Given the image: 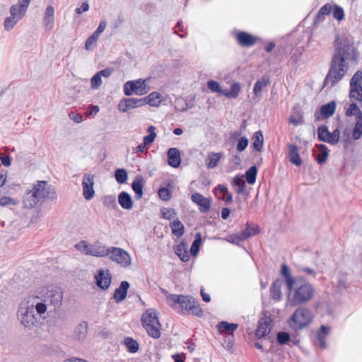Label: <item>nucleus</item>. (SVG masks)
I'll return each mask as SVG.
<instances>
[{"label": "nucleus", "mask_w": 362, "mask_h": 362, "mask_svg": "<svg viewBox=\"0 0 362 362\" xmlns=\"http://www.w3.org/2000/svg\"><path fill=\"white\" fill-rule=\"evenodd\" d=\"M358 52L351 38L337 35L334 42V53L328 72L323 81V87L332 88L346 76L350 62H357Z\"/></svg>", "instance_id": "1"}, {"label": "nucleus", "mask_w": 362, "mask_h": 362, "mask_svg": "<svg viewBox=\"0 0 362 362\" xmlns=\"http://www.w3.org/2000/svg\"><path fill=\"white\" fill-rule=\"evenodd\" d=\"M168 305L179 313L192 315L202 317L203 310L199 302L191 296L169 294L166 297Z\"/></svg>", "instance_id": "2"}, {"label": "nucleus", "mask_w": 362, "mask_h": 362, "mask_svg": "<svg viewBox=\"0 0 362 362\" xmlns=\"http://www.w3.org/2000/svg\"><path fill=\"white\" fill-rule=\"evenodd\" d=\"M18 318L29 329L35 327L37 324L38 317L35 313L34 305L30 304L28 301L22 302L18 310Z\"/></svg>", "instance_id": "3"}, {"label": "nucleus", "mask_w": 362, "mask_h": 362, "mask_svg": "<svg viewBox=\"0 0 362 362\" xmlns=\"http://www.w3.org/2000/svg\"><path fill=\"white\" fill-rule=\"evenodd\" d=\"M315 293V289L310 282H303L294 290L291 305L296 306L305 303L313 298Z\"/></svg>", "instance_id": "4"}, {"label": "nucleus", "mask_w": 362, "mask_h": 362, "mask_svg": "<svg viewBox=\"0 0 362 362\" xmlns=\"http://www.w3.org/2000/svg\"><path fill=\"white\" fill-rule=\"evenodd\" d=\"M313 320L312 312L305 308H298L291 317V327L294 329H302L309 325Z\"/></svg>", "instance_id": "5"}, {"label": "nucleus", "mask_w": 362, "mask_h": 362, "mask_svg": "<svg viewBox=\"0 0 362 362\" xmlns=\"http://www.w3.org/2000/svg\"><path fill=\"white\" fill-rule=\"evenodd\" d=\"M35 191L40 202L50 201L52 202L57 199V194L54 187L48 184L47 181H37L33 185Z\"/></svg>", "instance_id": "6"}, {"label": "nucleus", "mask_w": 362, "mask_h": 362, "mask_svg": "<svg viewBox=\"0 0 362 362\" xmlns=\"http://www.w3.org/2000/svg\"><path fill=\"white\" fill-rule=\"evenodd\" d=\"M107 256L112 261L117 262L123 267H127L132 263V258L126 250L120 247H108Z\"/></svg>", "instance_id": "7"}, {"label": "nucleus", "mask_w": 362, "mask_h": 362, "mask_svg": "<svg viewBox=\"0 0 362 362\" xmlns=\"http://www.w3.org/2000/svg\"><path fill=\"white\" fill-rule=\"evenodd\" d=\"M349 98L352 100L362 101V71L358 70L350 80Z\"/></svg>", "instance_id": "8"}, {"label": "nucleus", "mask_w": 362, "mask_h": 362, "mask_svg": "<svg viewBox=\"0 0 362 362\" xmlns=\"http://www.w3.org/2000/svg\"><path fill=\"white\" fill-rule=\"evenodd\" d=\"M146 82V80L141 79L126 82L124 85V93L127 96L131 95L133 93L139 95L146 94L148 92Z\"/></svg>", "instance_id": "9"}, {"label": "nucleus", "mask_w": 362, "mask_h": 362, "mask_svg": "<svg viewBox=\"0 0 362 362\" xmlns=\"http://www.w3.org/2000/svg\"><path fill=\"white\" fill-rule=\"evenodd\" d=\"M63 293L60 288L52 287L47 289L45 295L44 301L49 306H52V309L56 310L62 305Z\"/></svg>", "instance_id": "10"}, {"label": "nucleus", "mask_w": 362, "mask_h": 362, "mask_svg": "<svg viewBox=\"0 0 362 362\" xmlns=\"http://www.w3.org/2000/svg\"><path fill=\"white\" fill-rule=\"evenodd\" d=\"M340 132L335 129L332 132H329L326 125L323 124L317 128V137L321 141L327 142L329 144H336L339 140Z\"/></svg>", "instance_id": "11"}, {"label": "nucleus", "mask_w": 362, "mask_h": 362, "mask_svg": "<svg viewBox=\"0 0 362 362\" xmlns=\"http://www.w3.org/2000/svg\"><path fill=\"white\" fill-rule=\"evenodd\" d=\"M95 176L91 174H85L83 177V195L86 200H90L95 195L93 189Z\"/></svg>", "instance_id": "12"}, {"label": "nucleus", "mask_w": 362, "mask_h": 362, "mask_svg": "<svg viewBox=\"0 0 362 362\" xmlns=\"http://www.w3.org/2000/svg\"><path fill=\"white\" fill-rule=\"evenodd\" d=\"M336 102L334 100L323 105L320 107L319 111L315 112V119L316 121H321L323 119H327L332 116L336 110Z\"/></svg>", "instance_id": "13"}, {"label": "nucleus", "mask_w": 362, "mask_h": 362, "mask_svg": "<svg viewBox=\"0 0 362 362\" xmlns=\"http://www.w3.org/2000/svg\"><path fill=\"white\" fill-rule=\"evenodd\" d=\"M144 100L142 98H125L119 102L118 110L122 112H127L129 110L144 105Z\"/></svg>", "instance_id": "14"}, {"label": "nucleus", "mask_w": 362, "mask_h": 362, "mask_svg": "<svg viewBox=\"0 0 362 362\" xmlns=\"http://www.w3.org/2000/svg\"><path fill=\"white\" fill-rule=\"evenodd\" d=\"M281 275L284 278L286 288L289 293H291L297 282L299 280H303V278H295L293 277L290 272L288 266L286 264H283L281 267Z\"/></svg>", "instance_id": "15"}, {"label": "nucleus", "mask_w": 362, "mask_h": 362, "mask_svg": "<svg viewBox=\"0 0 362 362\" xmlns=\"http://www.w3.org/2000/svg\"><path fill=\"white\" fill-rule=\"evenodd\" d=\"M96 280V285L103 290H107L111 284V274L109 270L105 272L103 269L98 270L97 274L95 276Z\"/></svg>", "instance_id": "16"}, {"label": "nucleus", "mask_w": 362, "mask_h": 362, "mask_svg": "<svg viewBox=\"0 0 362 362\" xmlns=\"http://www.w3.org/2000/svg\"><path fill=\"white\" fill-rule=\"evenodd\" d=\"M235 38L238 43L242 47H252L256 42L255 37L244 31L238 32L235 35Z\"/></svg>", "instance_id": "17"}, {"label": "nucleus", "mask_w": 362, "mask_h": 362, "mask_svg": "<svg viewBox=\"0 0 362 362\" xmlns=\"http://www.w3.org/2000/svg\"><path fill=\"white\" fill-rule=\"evenodd\" d=\"M192 201L199 206V210L202 213H206L211 207L210 200L199 193H194L192 195Z\"/></svg>", "instance_id": "18"}, {"label": "nucleus", "mask_w": 362, "mask_h": 362, "mask_svg": "<svg viewBox=\"0 0 362 362\" xmlns=\"http://www.w3.org/2000/svg\"><path fill=\"white\" fill-rule=\"evenodd\" d=\"M39 202L40 200L36 194V191H35L33 187L32 189L26 192L23 197V204L25 208L33 209L35 207Z\"/></svg>", "instance_id": "19"}, {"label": "nucleus", "mask_w": 362, "mask_h": 362, "mask_svg": "<svg viewBox=\"0 0 362 362\" xmlns=\"http://www.w3.org/2000/svg\"><path fill=\"white\" fill-rule=\"evenodd\" d=\"M145 180L142 175H137L132 183V188L135 193V197L137 199H140L143 197V188L144 186Z\"/></svg>", "instance_id": "20"}, {"label": "nucleus", "mask_w": 362, "mask_h": 362, "mask_svg": "<svg viewBox=\"0 0 362 362\" xmlns=\"http://www.w3.org/2000/svg\"><path fill=\"white\" fill-rule=\"evenodd\" d=\"M168 163L173 168H177L180 165L181 158L180 151L176 148H170L168 153Z\"/></svg>", "instance_id": "21"}, {"label": "nucleus", "mask_w": 362, "mask_h": 362, "mask_svg": "<svg viewBox=\"0 0 362 362\" xmlns=\"http://www.w3.org/2000/svg\"><path fill=\"white\" fill-rule=\"evenodd\" d=\"M129 288V284L127 281H123L120 285L115 291L113 298L117 303L121 302L124 300L127 295V291Z\"/></svg>", "instance_id": "22"}, {"label": "nucleus", "mask_w": 362, "mask_h": 362, "mask_svg": "<svg viewBox=\"0 0 362 362\" xmlns=\"http://www.w3.org/2000/svg\"><path fill=\"white\" fill-rule=\"evenodd\" d=\"M54 22V8L52 6H48L45 12L43 23L46 30L52 29Z\"/></svg>", "instance_id": "23"}, {"label": "nucleus", "mask_w": 362, "mask_h": 362, "mask_svg": "<svg viewBox=\"0 0 362 362\" xmlns=\"http://www.w3.org/2000/svg\"><path fill=\"white\" fill-rule=\"evenodd\" d=\"M141 322L143 326L148 324L158 325V318L156 312L153 309H148L143 313L141 316Z\"/></svg>", "instance_id": "24"}, {"label": "nucleus", "mask_w": 362, "mask_h": 362, "mask_svg": "<svg viewBox=\"0 0 362 362\" xmlns=\"http://www.w3.org/2000/svg\"><path fill=\"white\" fill-rule=\"evenodd\" d=\"M173 250L175 254L182 262H187L189 259V255L187 252V245L185 242H182L174 246Z\"/></svg>", "instance_id": "25"}, {"label": "nucleus", "mask_w": 362, "mask_h": 362, "mask_svg": "<svg viewBox=\"0 0 362 362\" xmlns=\"http://www.w3.org/2000/svg\"><path fill=\"white\" fill-rule=\"evenodd\" d=\"M223 153H214V152H210L208 153L205 163L206 166L208 169H213L216 168L220 160V159L222 158Z\"/></svg>", "instance_id": "26"}, {"label": "nucleus", "mask_w": 362, "mask_h": 362, "mask_svg": "<svg viewBox=\"0 0 362 362\" xmlns=\"http://www.w3.org/2000/svg\"><path fill=\"white\" fill-rule=\"evenodd\" d=\"M288 158H289L291 163L297 166L300 165L302 163V160H301L299 153H298V146L296 145H293V144H288Z\"/></svg>", "instance_id": "27"}, {"label": "nucleus", "mask_w": 362, "mask_h": 362, "mask_svg": "<svg viewBox=\"0 0 362 362\" xmlns=\"http://www.w3.org/2000/svg\"><path fill=\"white\" fill-rule=\"evenodd\" d=\"M330 332V327L326 325H322L320 329L317 333V340L318 341V346L321 349H325L327 347L326 344V337L329 334Z\"/></svg>", "instance_id": "28"}, {"label": "nucleus", "mask_w": 362, "mask_h": 362, "mask_svg": "<svg viewBox=\"0 0 362 362\" xmlns=\"http://www.w3.org/2000/svg\"><path fill=\"white\" fill-rule=\"evenodd\" d=\"M118 202L122 208L129 210L133 207L131 196L126 192H122L118 195Z\"/></svg>", "instance_id": "29"}, {"label": "nucleus", "mask_w": 362, "mask_h": 362, "mask_svg": "<svg viewBox=\"0 0 362 362\" xmlns=\"http://www.w3.org/2000/svg\"><path fill=\"white\" fill-rule=\"evenodd\" d=\"M88 332V322L86 321L81 322L75 329L74 336L77 340H84Z\"/></svg>", "instance_id": "30"}, {"label": "nucleus", "mask_w": 362, "mask_h": 362, "mask_svg": "<svg viewBox=\"0 0 362 362\" xmlns=\"http://www.w3.org/2000/svg\"><path fill=\"white\" fill-rule=\"evenodd\" d=\"M270 323L267 320L259 322V325L256 329L255 334L258 338H262L270 331Z\"/></svg>", "instance_id": "31"}, {"label": "nucleus", "mask_w": 362, "mask_h": 362, "mask_svg": "<svg viewBox=\"0 0 362 362\" xmlns=\"http://www.w3.org/2000/svg\"><path fill=\"white\" fill-rule=\"evenodd\" d=\"M232 186L238 194H243L245 188V182L243 176L240 175H236L232 181Z\"/></svg>", "instance_id": "32"}, {"label": "nucleus", "mask_w": 362, "mask_h": 362, "mask_svg": "<svg viewBox=\"0 0 362 362\" xmlns=\"http://www.w3.org/2000/svg\"><path fill=\"white\" fill-rule=\"evenodd\" d=\"M281 281L279 279L274 281L270 288V295L274 300H279L281 297Z\"/></svg>", "instance_id": "33"}, {"label": "nucleus", "mask_w": 362, "mask_h": 362, "mask_svg": "<svg viewBox=\"0 0 362 362\" xmlns=\"http://www.w3.org/2000/svg\"><path fill=\"white\" fill-rule=\"evenodd\" d=\"M238 325L236 323H228L226 321H221L218 323L217 327L220 332H227L233 337V332L237 329Z\"/></svg>", "instance_id": "34"}, {"label": "nucleus", "mask_w": 362, "mask_h": 362, "mask_svg": "<svg viewBox=\"0 0 362 362\" xmlns=\"http://www.w3.org/2000/svg\"><path fill=\"white\" fill-rule=\"evenodd\" d=\"M27 10L21 7L20 4H13L9 8L10 15L18 19L19 21L25 15Z\"/></svg>", "instance_id": "35"}, {"label": "nucleus", "mask_w": 362, "mask_h": 362, "mask_svg": "<svg viewBox=\"0 0 362 362\" xmlns=\"http://www.w3.org/2000/svg\"><path fill=\"white\" fill-rule=\"evenodd\" d=\"M160 323L158 322V325L155 324H148L147 325L144 326V327L146 329L148 334L154 339H158L160 337Z\"/></svg>", "instance_id": "36"}, {"label": "nucleus", "mask_w": 362, "mask_h": 362, "mask_svg": "<svg viewBox=\"0 0 362 362\" xmlns=\"http://www.w3.org/2000/svg\"><path fill=\"white\" fill-rule=\"evenodd\" d=\"M240 92V84L239 83H233L229 90H224L223 95L228 98H237Z\"/></svg>", "instance_id": "37"}, {"label": "nucleus", "mask_w": 362, "mask_h": 362, "mask_svg": "<svg viewBox=\"0 0 362 362\" xmlns=\"http://www.w3.org/2000/svg\"><path fill=\"white\" fill-rule=\"evenodd\" d=\"M316 147L320 153L315 156V160L319 164H323L326 162L328 157L327 148L325 144H317Z\"/></svg>", "instance_id": "38"}, {"label": "nucleus", "mask_w": 362, "mask_h": 362, "mask_svg": "<svg viewBox=\"0 0 362 362\" xmlns=\"http://www.w3.org/2000/svg\"><path fill=\"white\" fill-rule=\"evenodd\" d=\"M160 95L157 92H152L148 96L142 98L144 100V105L148 104L151 106H157L160 103Z\"/></svg>", "instance_id": "39"}, {"label": "nucleus", "mask_w": 362, "mask_h": 362, "mask_svg": "<svg viewBox=\"0 0 362 362\" xmlns=\"http://www.w3.org/2000/svg\"><path fill=\"white\" fill-rule=\"evenodd\" d=\"M170 228L172 229V233L177 237H180L184 233V225L179 220H175L171 223Z\"/></svg>", "instance_id": "40"}, {"label": "nucleus", "mask_w": 362, "mask_h": 362, "mask_svg": "<svg viewBox=\"0 0 362 362\" xmlns=\"http://www.w3.org/2000/svg\"><path fill=\"white\" fill-rule=\"evenodd\" d=\"M362 136V117H358L356 119V124L352 132V138L354 140L359 139Z\"/></svg>", "instance_id": "41"}, {"label": "nucleus", "mask_w": 362, "mask_h": 362, "mask_svg": "<svg viewBox=\"0 0 362 362\" xmlns=\"http://www.w3.org/2000/svg\"><path fill=\"white\" fill-rule=\"evenodd\" d=\"M296 268L298 272L303 273L308 276V280L315 279L317 275V272L312 268L306 266L296 265Z\"/></svg>", "instance_id": "42"}, {"label": "nucleus", "mask_w": 362, "mask_h": 362, "mask_svg": "<svg viewBox=\"0 0 362 362\" xmlns=\"http://www.w3.org/2000/svg\"><path fill=\"white\" fill-rule=\"evenodd\" d=\"M269 83V80L268 78L262 77L260 80H258L254 86L253 93L255 95H257L259 93L262 92L264 88L267 86Z\"/></svg>", "instance_id": "43"}, {"label": "nucleus", "mask_w": 362, "mask_h": 362, "mask_svg": "<svg viewBox=\"0 0 362 362\" xmlns=\"http://www.w3.org/2000/svg\"><path fill=\"white\" fill-rule=\"evenodd\" d=\"M263 142H264V138H263V134H262V132L261 131L256 132L254 135V141L252 144L253 148L257 151H260L262 148V146H263Z\"/></svg>", "instance_id": "44"}, {"label": "nucleus", "mask_w": 362, "mask_h": 362, "mask_svg": "<svg viewBox=\"0 0 362 362\" xmlns=\"http://www.w3.org/2000/svg\"><path fill=\"white\" fill-rule=\"evenodd\" d=\"M257 168L256 166H251L245 173V179L247 183L252 185L256 181Z\"/></svg>", "instance_id": "45"}, {"label": "nucleus", "mask_w": 362, "mask_h": 362, "mask_svg": "<svg viewBox=\"0 0 362 362\" xmlns=\"http://www.w3.org/2000/svg\"><path fill=\"white\" fill-rule=\"evenodd\" d=\"M115 177L119 184H124L128 179V174L125 169L119 168L115 172Z\"/></svg>", "instance_id": "46"}, {"label": "nucleus", "mask_w": 362, "mask_h": 362, "mask_svg": "<svg viewBox=\"0 0 362 362\" xmlns=\"http://www.w3.org/2000/svg\"><path fill=\"white\" fill-rule=\"evenodd\" d=\"M156 127L154 126H150L147 129V132H148V135L145 136L143 139V142L144 143V145H149L152 144L155 139L156 138Z\"/></svg>", "instance_id": "47"}, {"label": "nucleus", "mask_w": 362, "mask_h": 362, "mask_svg": "<svg viewBox=\"0 0 362 362\" xmlns=\"http://www.w3.org/2000/svg\"><path fill=\"white\" fill-rule=\"evenodd\" d=\"M346 115L348 117L355 115L356 119L359 116L362 117V112L355 103H352L349 105L346 112Z\"/></svg>", "instance_id": "48"}, {"label": "nucleus", "mask_w": 362, "mask_h": 362, "mask_svg": "<svg viewBox=\"0 0 362 362\" xmlns=\"http://www.w3.org/2000/svg\"><path fill=\"white\" fill-rule=\"evenodd\" d=\"M202 244V236L200 233H197L195 236V239L193 241L191 247H190V253L192 256H196L199 250L200 245Z\"/></svg>", "instance_id": "49"}, {"label": "nucleus", "mask_w": 362, "mask_h": 362, "mask_svg": "<svg viewBox=\"0 0 362 362\" xmlns=\"http://www.w3.org/2000/svg\"><path fill=\"white\" fill-rule=\"evenodd\" d=\"M331 11L332 6L329 4H326L322 6L315 18V22L322 21L325 16H327L330 13Z\"/></svg>", "instance_id": "50"}, {"label": "nucleus", "mask_w": 362, "mask_h": 362, "mask_svg": "<svg viewBox=\"0 0 362 362\" xmlns=\"http://www.w3.org/2000/svg\"><path fill=\"white\" fill-rule=\"evenodd\" d=\"M19 22L18 19L10 15L6 17L4 22V28L6 31L12 30Z\"/></svg>", "instance_id": "51"}, {"label": "nucleus", "mask_w": 362, "mask_h": 362, "mask_svg": "<svg viewBox=\"0 0 362 362\" xmlns=\"http://www.w3.org/2000/svg\"><path fill=\"white\" fill-rule=\"evenodd\" d=\"M208 88L213 93H216L220 95H223V90L221 88L220 84L214 80H209L207 82Z\"/></svg>", "instance_id": "52"}, {"label": "nucleus", "mask_w": 362, "mask_h": 362, "mask_svg": "<svg viewBox=\"0 0 362 362\" xmlns=\"http://www.w3.org/2000/svg\"><path fill=\"white\" fill-rule=\"evenodd\" d=\"M124 344L127 347L128 350L131 353H135L139 349V344L138 342L130 337H127L124 339Z\"/></svg>", "instance_id": "53"}, {"label": "nucleus", "mask_w": 362, "mask_h": 362, "mask_svg": "<svg viewBox=\"0 0 362 362\" xmlns=\"http://www.w3.org/2000/svg\"><path fill=\"white\" fill-rule=\"evenodd\" d=\"M347 274L344 272H340L337 276V287L339 289H345L347 286Z\"/></svg>", "instance_id": "54"}, {"label": "nucleus", "mask_w": 362, "mask_h": 362, "mask_svg": "<svg viewBox=\"0 0 362 362\" xmlns=\"http://www.w3.org/2000/svg\"><path fill=\"white\" fill-rule=\"evenodd\" d=\"M250 238L249 234H239V235H230L228 238L227 240L233 244H238L239 242L246 240Z\"/></svg>", "instance_id": "55"}, {"label": "nucleus", "mask_w": 362, "mask_h": 362, "mask_svg": "<svg viewBox=\"0 0 362 362\" xmlns=\"http://www.w3.org/2000/svg\"><path fill=\"white\" fill-rule=\"evenodd\" d=\"M99 37H98L97 35H95L94 33H93L90 37H88V39L86 40V44H85V48L87 49V50H92L95 45V43L98 40Z\"/></svg>", "instance_id": "56"}, {"label": "nucleus", "mask_w": 362, "mask_h": 362, "mask_svg": "<svg viewBox=\"0 0 362 362\" xmlns=\"http://www.w3.org/2000/svg\"><path fill=\"white\" fill-rule=\"evenodd\" d=\"M103 204L109 209H114L116 206V199L112 195L105 196L103 198Z\"/></svg>", "instance_id": "57"}, {"label": "nucleus", "mask_w": 362, "mask_h": 362, "mask_svg": "<svg viewBox=\"0 0 362 362\" xmlns=\"http://www.w3.org/2000/svg\"><path fill=\"white\" fill-rule=\"evenodd\" d=\"M76 247L78 250L85 252L86 255H89V252L92 249V246L88 245L86 241L81 240L77 245Z\"/></svg>", "instance_id": "58"}, {"label": "nucleus", "mask_w": 362, "mask_h": 362, "mask_svg": "<svg viewBox=\"0 0 362 362\" xmlns=\"http://www.w3.org/2000/svg\"><path fill=\"white\" fill-rule=\"evenodd\" d=\"M277 341L281 345L287 344L290 341V335L286 332H279L277 334Z\"/></svg>", "instance_id": "59"}, {"label": "nucleus", "mask_w": 362, "mask_h": 362, "mask_svg": "<svg viewBox=\"0 0 362 362\" xmlns=\"http://www.w3.org/2000/svg\"><path fill=\"white\" fill-rule=\"evenodd\" d=\"M333 16L338 21H341L344 18V13L343 8L337 5H335L333 8Z\"/></svg>", "instance_id": "60"}, {"label": "nucleus", "mask_w": 362, "mask_h": 362, "mask_svg": "<svg viewBox=\"0 0 362 362\" xmlns=\"http://www.w3.org/2000/svg\"><path fill=\"white\" fill-rule=\"evenodd\" d=\"M158 196L163 201H168L171 197V192L166 187L160 188L158 190Z\"/></svg>", "instance_id": "61"}, {"label": "nucleus", "mask_w": 362, "mask_h": 362, "mask_svg": "<svg viewBox=\"0 0 362 362\" xmlns=\"http://www.w3.org/2000/svg\"><path fill=\"white\" fill-rule=\"evenodd\" d=\"M89 255L95 257H105L107 256V249H95L92 247V249L89 252Z\"/></svg>", "instance_id": "62"}, {"label": "nucleus", "mask_w": 362, "mask_h": 362, "mask_svg": "<svg viewBox=\"0 0 362 362\" xmlns=\"http://www.w3.org/2000/svg\"><path fill=\"white\" fill-rule=\"evenodd\" d=\"M161 214L164 218L170 220L175 217L176 213L174 209L163 208L161 209Z\"/></svg>", "instance_id": "63"}, {"label": "nucleus", "mask_w": 362, "mask_h": 362, "mask_svg": "<svg viewBox=\"0 0 362 362\" xmlns=\"http://www.w3.org/2000/svg\"><path fill=\"white\" fill-rule=\"evenodd\" d=\"M101 77L98 73H96L91 78V86L93 89H97L101 86Z\"/></svg>", "instance_id": "64"}]
</instances>
